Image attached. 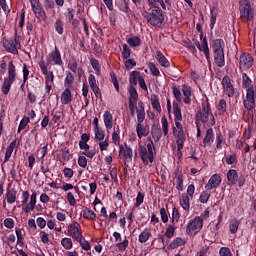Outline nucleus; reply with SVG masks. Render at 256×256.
Returning a JSON list of instances; mask_svg holds the SVG:
<instances>
[{
    "instance_id": "nucleus-1",
    "label": "nucleus",
    "mask_w": 256,
    "mask_h": 256,
    "mask_svg": "<svg viewBox=\"0 0 256 256\" xmlns=\"http://www.w3.org/2000/svg\"><path fill=\"white\" fill-rule=\"evenodd\" d=\"M8 69V76L4 78V81L2 83L1 91L3 95H9V92L11 91V85L15 81H17V67H15V64L13 63V60L9 61L8 64L5 61H2L0 64V73L2 75H5Z\"/></svg>"
},
{
    "instance_id": "nucleus-2",
    "label": "nucleus",
    "mask_w": 256,
    "mask_h": 256,
    "mask_svg": "<svg viewBox=\"0 0 256 256\" xmlns=\"http://www.w3.org/2000/svg\"><path fill=\"white\" fill-rule=\"evenodd\" d=\"M142 16L152 27H161L163 21H165V14H163V10L159 6H155L151 13L144 11Z\"/></svg>"
},
{
    "instance_id": "nucleus-3",
    "label": "nucleus",
    "mask_w": 256,
    "mask_h": 256,
    "mask_svg": "<svg viewBox=\"0 0 256 256\" xmlns=\"http://www.w3.org/2000/svg\"><path fill=\"white\" fill-rule=\"evenodd\" d=\"M209 115H211V119L209 122ZM196 121H201V123H209L211 127L215 126V117L211 111V103H209V99L201 103V109H199L196 113Z\"/></svg>"
},
{
    "instance_id": "nucleus-4",
    "label": "nucleus",
    "mask_w": 256,
    "mask_h": 256,
    "mask_svg": "<svg viewBox=\"0 0 256 256\" xmlns=\"http://www.w3.org/2000/svg\"><path fill=\"white\" fill-rule=\"evenodd\" d=\"M145 121V104L143 101L139 102V109H137V124H136V133L141 139V137H147L149 135V126H143Z\"/></svg>"
},
{
    "instance_id": "nucleus-5",
    "label": "nucleus",
    "mask_w": 256,
    "mask_h": 256,
    "mask_svg": "<svg viewBox=\"0 0 256 256\" xmlns=\"http://www.w3.org/2000/svg\"><path fill=\"white\" fill-rule=\"evenodd\" d=\"M148 141L149 143L146 146H139V156L144 165H149V163L155 161V155L153 154V151H155V144L151 137L148 138Z\"/></svg>"
},
{
    "instance_id": "nucleus-6",
    "label": "nucleus",
    "mask_w": 256,
    "mask_h": 256,
    "mask_svg": "<svg viewBox=\"0 0 256 256\" xmlns=\"http://www.w3.org/2000/svg\"><path fill=\"white\" fill-rule=\"evenodd\" d=\"M239 5L241 22L249 23V21H253V18L255 17V8H253L251 2L248 0H240Z\"/></svg>"
},
{
    "instance_id": "nucleus-7",
    "label": "nucleus",
    "mask_w": 256,
    "mask_h": 256,
    "mask_svg": "<svg viewBox=\"0 0 256 256\" xmlns=\"http://www.w3.org/2000/svg\"><path fill=\"white\" fill-rule=\"evenodd\" d=\"M3 47L8 53L13 55H19V50L21 49V42L16 38H3Z\"/></svg>"
},
{
    "instance_id": "nucleus-8",
    "label": "nucleus",
    "mask_w": 256,
    "mask_h": 256,
    "mask_svg": "<svg viewBox=\"0 0 256 256\" xmlns=\"http://www.w3.org/2000/svg\"><path fill=\"white\" fill-rule=\"evenodd\" d=\"M203 229V218L202 217H194V219L190 220L186 227L187 235H193L199 233Z\"/></svg>"
},
{
    "instance_id": "nucleus-9",
    "label": "nucleus",
    "mask_w": 256,
    "mask_h": 256,
    "mask_svg": "<svg viewBox=\"0 0 256 256\" xmlns=\"http://www.w3.org/2000/svg\"><path fill=\"white\" fill-rule=\"evenodd\" d=\"M172 133L176 138V144L181 145L187 141V136L185 135V130L183 129V124H181V122L175 123V126L172 127Z\"/></svg>"
},
{
    "instance_id": "nucleus-10",
    "label": "nucleus",
    "mask_w": 256,
    "mask_h": 256,
    "mask_svg": "<svg viewBox=\"0 0 256 256\" xmlns=\"http://www.w3.org/2000/svg\"><path fill=\"white\" fill-rule=\"evenodd\" d=\"M228 185H237L238 187H243L245 185V176H240L237 173V170L230 169L227 172Z\"/></svg>"
},
{
    "instance_id": "nucleus-11",
    "label": "nucleus",
    "mask_w": 256,
    "mask_h": 256,
    "mask_svg": "<svg viewBox=\"0 0 256 256\" xmlns=\"http://www.w3.org/2000/svg\"><path fill=\"white\" fill-rule=\"evenodd\" d=\"M30 5L37 19H40L41 21H45V19H47V13L45 12V9H43L41 1L30 0Z\"/></svg>"
},
{
    "instance_id": "nucleus-12",
    "label": "nucleus",
    "mask_w": 256,
    "mask_h": 256,
    "mask_svg": "<svg viewBox=\"0 0 256 256\" xmlns=\"http://www.w3.org/2000/svg\"><path fill=\"white\" fill-rule=\"evenodd\" d=\"M254 59L253 56L249 53H243L239 58V67L243 71H247V69H251L253 67Z\"/></svg>"
},
{
    "instance_id": "nucleus-13",
    "label": "nucleus",
    "mask_w": 256,
    "mask_h": 256,
    "mask_svg": "<svg viewBox=\"0 0 256 256\" xmlns=\"http://www.w3.org/2000/svg\"><path fill=\"white\" fill-rule=\"evenodd\" d=\"M68 233L75 241H81L83 239V233L81 232V224L73 222L68 226Z\"/></svg>"
},
{
    "instance_id": "nucleus-14",
    "label": "nucleus",
    "mask_w": 256,
    "mask_h": 256,
    "mask_svg": "<svg viewBox=\"0 0 256 256\" xmlns=\"http://www.w3.org/2000/svg\"><path fill=\"white\" fill-rule=\"evenodd\" d=\"M243 105L246 111H253L255 108V90L246 92V97L243 99Z\"/></svg>"
},
{
    "instance_id": "nucleus-15",
    "label": "nucleus",
    "mask_w": 256,
    "mask_h": 256,
    "mask_svg": "<svg viewBox=\"0 0 256 256\" xmlns=\"http://www.w3.org/2000/svg\"><path fill=\"white\" fill-rule=\"evenodd\" d=\"M223 178H221V174H213L208 183L205 185L206 191H213V189H218L221 185Z\"/></svg>"
},
{
    "instance_id": "nucleus-16",
    "label": "nucleus",
    "mask_w": 256,
    "mask_h": 256,
    "mask_svg": "<svg viewBox=\"0 0 256 256\" xmlns=\"http://www.w3.org/2000/svg\"><path fill=\"white\" fill-rule=\"evenodd\" d=\"M124 145L125 146H119V153L123 155L125 163H131V161H133V149H131V146L127 145V143Z\"/></svg>"
},
{
    "instance_id": "nucleus-17",
    "label": "nucleus",
    "mask_w": 256,
    "mask_h": 256,
    "mask_svg": "<svg viewBox=\"0 0 256 256\" xmlns=\"http://www.w3.org/2000/svg\"><path fill=\"white\" fill-rule=\"evenodd\" d=\"M210 47L213 51V55L224 53L223 49L225 48V41H223V39H214L210 41Z\"/></svg>"
},
{
    "instance_id": "nucleus-18",
    "label": "nucleus",
    "mask_w": 256,
    "mask_h": 256,
    "mask_svg": "<svg viewBox=\"0 0 256 256\" xmlns=\"http://www.w3.org/2000/svg\"><path fill=\"white\" fill-rule=\"evenodd\" d=\"M49 57L52 58L54 65H58L59 67L63 65V59L61 58V51L57 46H55L54 50L50 52Z\"/></svg>"
},
{
    "instance_id": "nucleus-19",
    "label": "nucleus",
    "mask_w": 256,
    "mask_h": 256,
    "mask_svg": "<svg viewBox=\"0 0 256 256\" xmlns=\"http://www.w3.org/2000/svg\"><path fill=\"white\" fill-rule=\"evenodd\" d=\"M215 142V132L213 128H209L206 130V135L203 139V147H211Z\"/></svg>"
},
{
    "instance_id": "nucleus-20",
    "label": "nucleus",
    "mask_w": 256,
    "mask_h": 256,
    "mask_svg": "<svg viewBox=\"0 0 256 256\" xmlns=\"http://www.w3.org/2000/svg\"><path fill=\"white\" fill-rule=\"evenodd\" d=\"M242 87L246 89V93L253 91V80L247 75V73L242 74Z\"/></svg>"
},
{
    "instance_id": "nucleus-21",
    "label": "nucleus",
    "mask_w": 256,
    "mask_h": 256,
    "mask_svg": "<svg viewBox=\"0 0 256 256\" xmlns=\"http://www.w3.org/2000/svg\"><path fill=\"white\" fill-rule=\"evenodd\" d=\"M173 114L175 123L179 121H183V114L181 113V106H179V102L173 101Z\"/></svg>"
},
{
    "instance_id": "nucleus-22",
    "label": "nucleus",
    "mask_w": 256,
    "mask_h": 256,
    "mask_svg": "<svg viewBox=\"0 0 256 256\" xmlns=\"http://www.w3.org/2000/svg\"><path fill=\"white\" fill-rule=\"evenodd\" d=\"M156 59H157L158 63L161 65V67H165L166 69H169L171 67V63L169 62L167 57H165L163 52L157 51Z\"/></svg>"
},
{
    "instance_id": "nucleus-23",
    "label": "nucleus",
    "mask_w": 256,
    "mask_h": 256,
    "mask_svg": "<svg viewBox=\"0 0 256 256\" xmlns=\"http://www.w3.org/2000/svg\"><path fill=\"white\" fill-rule=\"evenodd\" d=\"M73 101V95L71 94V88H66L61 94L62 105H69Z\"/></svg>"
},
{
    "instance_id": "nucleus-24",
    "label": "nucleus",
    "mask_w": 256,
    "mask_h": 256,
    "mask_svg": "<svg viewBox=\"0 0 256 256\" xmlns=\"http://www.w3.org/2000/svg\"><path fill=\"white\" fill-rule=\"evenodd\" d=\"M182 93L184 95V103L186 105H191V86L187 85V84H183L182 85Z\"/></svg>"
},
{
    "instance_id": "nucleus-25",
    "label": "nucleus",
    "mask_w": 256,
    "mask_h": 256,
    "mask_svg": "<svg viewBox=\"0 0 256 256\" xmlns=\"http://www.w3.org/2000/svg\"><path fill=\"white\" fill-rule=\"evenodd\" d=\"M103 121L106 129H113V114L109 110L104 112Z\"/></svg>"
},
{
    "instance_id": "nucleus-26",
    "label": "nucleus",
    "mask_w": 256,
    "mask_h": 256,
    "mask_svg": "<svg viewBox=\"0 0 256 256\" xmlns=\"http://www.w3.org/2000/svg\"><path fill=\"white\" fill-rule=\"evenodd\" d=\"M15 147H17V139L12 141L8 145L6 149L5 157H4V163H8L9 159H11V155H13V151L15 150Z\"/></svg>"
},
{
    "instance_id": "nucleus-27",
    "label": "nucleus",
    "mask_w": 256,
    "mask_h": 256,
    "mask_svg": "<svg viewBox=\"0 0 256 256\" xmlns=\"http://www.w3.org/2000/svg\"><path fill=\"white\" fill-rule=\"evenodd\" d=\"M6 200L9 205H13L17 201V190L10 188L6 192Z\"/></svg>"
},
{
    "instance_id": "nucleus-28",
    "label": "nucleus",
    "mask_w": 256,
    "mask_h": 256,
    "mask_svg": "<svg viewBox=\"0 0 256 256\" xmlns=\"http://www.w3.org/2000/svg\"><path fill=\"white\" fill-rule=\"evenodd\" d=\"M175 179H176V189L177 191H183L184 186H183V172L180 170H176L175 173Z\"/></svg>"
},
{
    "instance_id": "nucleus-29",
    "label": "nucleus",
    "mask_w": 256,
    "mask_h": 256,
    "mask_svg": "<svg viewBox=\"0 0 256 256\" xmlns=\"http://www.w3.org/2000/svg\"><path fill=\"white\" fill-rule=\"evenodd\" d=\"M180 206L182 207V209L184 211H189V209H191V202H190V199H189V195L187 194H182L181 197H180Z\"/></svg>"
},
{
    "instance_id": "nucleus-30",
    "label": "nucleus",
    "mask_w": 256,
    "mask_h": 256,
    "mask_svg": "<svg viewBox=\"0 0 256 256\" xmlns=\"http://www.w3.org/2000/svg\"><path fill=\"white\" fill-rule=\"evenodd\" d=\"M202 45H201V50L200 51H203L204 52V55L206 57V60L208 62L211 61V56H210V52H209V43L207 42V37H204L202 36Z\"/></svg>"
},
{
    "instance_id": "nucleus-31",
    "label": "nucleus",
    "mask_w": 256,
    "mask_h": 256,
    "mask_svg": "<svg viewBox=\"0 0 256 256\" xmlns=\"http://www.w3.org/2000/svg\"><path fill=\"white\" fill-rule=\"evenodd\" d=\"M151 135L155 143H158V141H161V137H163V132L161 131V128L153 125L151 128Z\"/></svg>"
},
{
    "instance_id": "nucleus-32",
    "label": "nucleus",
    "mask_w": 256,
    "mask_h": 256,
    "mask_svg": "<svg viewBox=\"0 0 256 256\" xmlns=\"http://www.w3.org/2000/svg\"><path fill=\"white\" fill-rule=\"evenodd\" d=\"M151 239V229L145 228L138 236L139 243H147Z\"/></svg>"
},
{
    "instance_id": "nucleus-33",
    "label": "nucleus",
    "mask_w": 256,
    "mask_h": 256,
    "mask_svg": "<svg viewBox=\"0 0 256 256\" xmlns=\"http://www.w3.org/2000/svg\"><path fill=\"white\" fill-rule=\"evenodd\" d=\"M213 55L214 62L216 63L217 67H225V52H220Z\"/></svg>"
},
{
    "instance_id": "nucleus-34",
    "label": "nucleus",
    "mask_w": 256,
    "mask_h": 256,
    "mask_svg": "<svg viewBox=\"0 0 256 256\" xmlns=\"http://www.w3.org/2000/svg\"><path fill=\"white\" fill-rule=\"evenodd\" d=\"M128 93L130 95L128 102L134 101V103H137V101H139V93L137 92V89L135 88V86L130 85L128 87Z\"/></svg>"
},
{
    "instance_id": "nucleus-35",
    "label": "nucleus",
    "mask_w": 256,
    "mask_h": 256,
    "mask_svg": "<svg viewBox=\"0 0 256 256\" xmlns=\"http://www.w3.org/2000/svg\"><path fill=\"white\" fill-rule=\"evenodd\" d=\"M143 76H141V72L134 70L130 73L129 76V83L130 85H137V82H139V78H142Z\"/></svg>"
},
{
    "instance_id": "nucleus-36",
    "label": "nucleus",
    "mask_w": 256,
    "mask_h": 256,
    "mask_svg": "<svg viewBox=\"0 0 256 256\" xmlns=\"http://www.w3.org/2000/svg\"><path fill=\"white\" fill-rule=\"evenodd\" d=\"M74 81L75 76L73 75V73L67 72L64 80V87H66V89H71V87H73Z\"/></svg>"
},
{
    "instance_id": "nucleus-37",
    "label": "nucleus",
    "mask_w": 256,
    "mask_h": 256,
    "mask_svg": "<svg viewBox=\"0 0 256 256\" xmlns=\"http://www.w3.org/2000/svg\"><path fill=\"white\" fill-rule=\"evenodd\" d=\"M150 101L153 109L158 111V113H161V103H159V96L157 94H152Z\"/></svg>"
},
{
    "instance_id": "nucleus-38",
    "label": "nucleus",
    "mask_w": 256,
    "mask_h": 256,
    "mask_svg": "<svg viewBox=\"0 0 256 256\" xmlns=\"http://www.w3.org/2000/svg\"><path fill=\"white\" fill-rule=\"evenodd\" d=\"M82 215L84 219H88V221H95L97 219V214L89 208H84Z\"/></svg>"
},
{
    "instance_id": "nucleus-39",
    "label": "nucleus",
    "mask_w": 256,
    "mask_h": 256,
    "mask_svg": "<svg viewBox=\"0 0 256 256\" xmlns=\"http://www.w3.org/2000/svg\"><path fill=\"white\" fill-rule=\"evenodd\" d=\"M116 7H118L119 11H122V13H129L131 11L127 0H119L116 2Z\"/></svg>"
},
{
    "instance_id": "nucleus-40",
    "label": "nucleus",
    "mask_w": 256,
    "mask_h": 256,
    "mask_svg": "<svg viewBox=\"0 0 256 256\" xmlns=\"http://www.w3.org/2000/svg\"><path fill=\"white\" fill-rule=\"evenodd\" d=\"M54 29L58 35H63L65 28H64V23L61 18H58L55 23H54Z\"/></svg>"
},
{
    "instance_id": "nucleus-41",
    "label": "nucleus",
    "mask_w": 256,
    "mask_h": 256,
    "mask_svg": "<svg viewBox=\"0 0 256 256\" xmlns=\"http://www.w3.org/2000/svg\"><path fill=\"white\" fill-rule=\"evenodd\" d=\"M239 225H241V222L237 219H233L229 223V231L232 233V235H235L237 231H239Z\"/></svg>"
},
{
    "instance_id": "nucleus-42",
    "label": "nucleus",
    "mask_w": 256,
    "mask_h": 256,
    "mask_svg": "<svg viewBox=\"0 0 256 256\" xmlns=\"http://www.w3.org/2000/svg\"><path fill=\"white\" fill-rule=\"evenodd\" d=\"M127 43L131 47H141V38L139 36H132L128 38Z\"/></svg>"
},
{
    "instance_id": "nucleus-43",
    "label": "nucleus",
    "mask_w": 256,
    "mask_h": 256,
    "mask_svg": "<svg viewBox=\"0 0 256 256\" xmlns=\"http://www.w3.org/2000/svg\"><path fill=\"white\" fill-rule=\"evenodd\" d=\"M175 231H177L175 224H169L166 228L165 237H167V239H173L175 237Z\"/></svg>"
},
{
    "instance_id": "nucleus-44",
    "label": "nucleus",
    "mask_w": 256,
    "mask_h": 256,
    "mask_svg": "<svg viewBox=\"0 0 256 256\" xmlns=\"http://www.w3.org/2000/svg\"><path fill=\"white\" fill-rule=\"evenodd\" d=\"M185 245V239L181 237L175 238L169 245L170 249H177V247H183Z\"/></svg>"
},
{
    "instance_id": "nucleus-45",
    "label": "nucleus",
    "mask_w": 256,
    "mask_h": 256,
    "mask_svg": "<svg viewBox=\"0 0 256 256\" xmlns=\"http://www.w3.org/2000/svg\"><path fill=\"white\" fill-rule=\"evenodd\" d=\"M90 63L96 75H101V64H99V60H97V58H91Z\"/></svg>"
},
{
    "instance_id": "nucleus-46",
    "label": "nucleus",
    "mask_w": 256,
    "mask_h": 256,
    "mask_svg": "<svg viewBox=\"0 0 256 256\" xmlns=\"http://www.w3.org/2000/svg\"><path fill=\"white\" fill-rule=\"evenodd\" d=\"M215 23H217V12H215V8L211 7L210 8V24H209L210 29L215 28Z\"/></svg>"
},
{
    "instance_id": "nucleus-47",
    "label": "nucleus",
    "mask_w": 256,
    "mask_h": 256,
    "mask_svg": "<svg viewBox=\"0 0 256 256\" xmlns=\"http://www.w3.org/2000/svg\"><path fill=\"white\" fill-rule=\"evenodd\" d=\"M161 123H162V133L164 137H167V135H169V122L167 121V117L163 116L161 118Z\"/></svg>"
},
{
    "instance_id": "nucleus-48",
    "label": "nucleus",
    "mask_w": 256,
    "mask_h": 256,
    "mask_svg": "<svg viewBox=\"0 0 256 256\" xmlns=\"http://www.w3.org/2000/svg\"><path fill=\"white\" fill-rule=\"evenodd\" d=\"M223 143H225V139H223V133L218 131L216 133V149H223Z\"/></svg>"
},
{
    "instance_id": "nucleus-49",
    "label": "nucleus",
    "mask_w": 256,
    "mask_h": 256,
    "mask_svg": "<svg viewBox=\"0 0 256 256\" xmlns=\"http://www.w3.org/2000/svg\"><path fill=\"white\" fill-rule=\"evenodd\" d=\"M179 219H181V214L179 213V209L173 208L172 209V225H177L179 223Z\"/></svg>"
},
{
    "instance_id": "nucleus-50",
    "label": "nucleus",
    "mask_w": 256,
    "mask_h": 256,
    "mask_svg": "<svg viewBox=\"0 0 256 256\" xmlns=\"http://www.w3.org/2000/svg\"><path fill=\"white\" fill-rule=\"evenodd\" d=\"M94 135L96 141H103L105 139V130L101 128H94Z\"/></svg>"
},
{
    "instance_id": "nucleus-51",
    "label": "nucleus",
    "mask_w": 256,
    "mask_h": 256,
    "mask_svg": "<svg viewBox=\"0 0 256 256\" xmlns=\"http://www.w3.org/2000/svg\"><path fill=\"white\" fill-rule=\"evenodd\" d=\"M61 245L64 249L69 251L70 249H73V240H71V238H63L61 240Z\"/></svg>"
},
{
    "instance_id": "nucleus-52",
    "label": "nucleus",
    "mask_w": 256,
    "mask_h": 256,
    "mask_svg": "<svg viewBox=\"0 0 256 256\" xmlns=\"http://www.w3.org/2000/svg\"><path fill=\"white\" fill-rule=\"evenodd\" d=\"M82 95L84 97L86 105H89V85H87V83H83Z\"/></svg>"
},
{
    "instance_id": "nucleus-53",
    "label": "nucleus",
    "mask_w": 256,
    "mask_h": 256,
    "mask_svg": "<svg viewBox=\"0 0 256 256\" xmlns=\"http://www.w3.org/2000/svg\"><path fill=\"white\" fill-rule=\"evenodd\" d=\"M172 93L176 99V103H181V101H183V96H182L181 90H179V88L174 86L172 88Z\"/></svg>"
},
{
    "instance_id": "nucleus-54",
    "label": "nucleus",
    "mask_w": 256,
    "mask_h": 256,
    "mask_svg": "<svg viewBox=\"0 0 256 256\" xmlns=\"http://www.w3.org/2000/svg\"><path fill=\"white\" fill-rule=\"evenodd\" d=\"M128 107H129L131 117H135V109H136V113H137V109H139V102H138V107H137V103L135 101L130 100L128 102Z\"/></svg>"
},
{
    "instance_id": "nucleus-55",
    "label": "nucleus",
    "mask_w": 256,
    "mask_h": 256,
    "mask_svg": "<svg viewBox=\"0 0 256 256\" xmlns=\"http://www.w3.org/2000/svg\"><path fill=\"white\" fill-rule=\"evenodd\" d=\"M125 67L128 71H131V69L137 67V61L133 58H127L125 61Z\"/></svg>"
},
{
    "instance_id": "nucleus-56",
    "label": "nucleus",
    "mask_w": 256,
    "mask_h": 256,
    "mask_svg": "<svg viewBox=\"0 0 256 256\" xmlns=\"http://www.w3.org/2000/svg\"><path fill=\"white\" fill-rule=\"evenodd\" d=\"M122 57L123 59H129V57H131V48H129L127 44L122 46Z\"/></svg>"
},
{
    "instance_id": "nucleus-57",
    "label": "nucleus",
    "mask_w": 256,
    "mask_h": 256,
    "mask_svg": "<svg viewBox=\"0 0 256 256\" xmlns=\"http://www.w3.org/2000/svg\"><path fill=\"white\" fill-rule=\"evenodd\" d=\"M45 75V84L53 85V82L55 81V74H53V71H48Z\"/></svg>"
},
{
    "instance_id": "nucleus-58",
    "label": "nucleus",
    "mask_w": 256,
    "mask_h": 256,
    "mask_svg": "<svg viewBox=\"0 0 256 256\" xmlns=\"http://www.w3.org/2000/svg\"><path fill=\"white\" fill-rule=\"evenodd\" d=\"M211 199V193L203 191L200 193L199 201L200 203H207Z\"/></svg>"
},
{
    "instance_id": "nucleus-59",
    "label": "nucleus",
    "mask_w": 256,
    "mask_h": 256,
    "mask_svg": "<svg viewBox=\"0 0 256 256\" xmlns=\"http://www.w3.org/2000/svg\"><path fill=\"white\" fill-rule=\"evenodd\" d=\"M217 109L223 115V113L227 111V101L225 99H221L218 103Z\"/></svg>"
},
{
    "instance_id": "nucleus-60",
    "label": "nucleus",
    "mask_w": 256,
    "mask_h": 256,
    "mask_svg": "<svg viewBox=\"0 0 256 256\" xmlns=\"http://www.w3.org/2000/svg\"><path fill=\"white\" fill-rule=\"evenodd\" d=\"M148 67H149L150 72L152 73V75H154V77H159L161 75V72L159 71V69L157 68V66L153 62H150Z\"/></svg>"
},
{
    "instance_id": "nucleus-61",
    "label": "nucleus",
    "mask_w": 256,
    "mask_h": 256,
    "mask_svg": "<svg viewBox=\"0 0 256 256\" xmlns=\"http://www.w3.org/2000/svg\"><path fill=\"white\" fill-rule=\"evenodd\" d=\"M65 17L68 19V21L71 23L75 19V9L73 8H67V12H65Z\"/></svg>"
},
{
    "instance_id": "nucleus-62",
    "label": "nucleus",
    "mask_w": 256,
    "mask_h": 256,
    "mask_svg": "<svg viewBox=\"0 0 256 256\" xmlns=\"http://www.w3.org/2000/svg\"><path fill=\"white\" fill-rule=\"evenodd\" d=\"M68 69L72 71V73H77V69H79V64L77 60H72L68 62Z\"/></svg>"
},
{
    "instance_id": "nucleus-63",
    "label": "nucleus",
    "mask_w": 256,
    "mask_h": 256,
    "mask_svg": "<svg viewBox=\"0 0 256 256\" xmlns=\"http://www.w3.org/2000/svg\"><path fill=\"white\" fill-rule=\"evenodd\" d=\"M220 256H233V253L231 252V248L229 247H221L219 250Z\"/></svg>"
},
{
    "instance_id": "nucleus-64",
    "label": "nucleus",
    "mask_w": 256,
    "mask_h": 256,
    "mask_svg": "<svg viewBox=\"0 0 256 256\" xmlns=\"http://www.w3.org/2000/svg\"><path fill=\"white\" fill-rule=\"evenodd\" d=\"M225 95H227V97H234L235 96V88L232 86H228L226 88L223 89Z\"/></svg>"
}]
</instances>
